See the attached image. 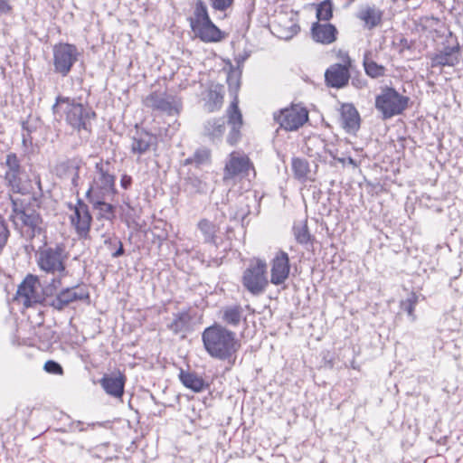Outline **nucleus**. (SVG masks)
Here are the masks:
<instances>
[{
    "label": "nucleus",
    "mask_w": 463,
    "mask_h": 463,
    "mask_svg": "<svg viewBox=\"0 0 463 463\" xmlns=\"http://www.w3.org/2000/svg\"><path fill=\"white\" fill-rule=\"evenodd\" d=\"M90 298V294L85 287H68L61 290L55 297L47 299V305L56 310H62L71 303L77 300Z\"/></svg>",
    "instance_id": "ddd939ff"
},
{
    "label": "nucleus",
    "mask_w": 463,
    "mask_h": 463,
    "mask_svg": "<svg viewBox=\"0 0 463 463\" xmlns=\"http://www.w3.org/2000/svg\"><path fill=\"white\" fill-rule=\"evenodd\" d=\"M79 169H80V165L77 163H74L72 161H67V162L61 163L57 167V171L63 170V171L69 172V174L71 175V184L74 187L79 186V180H80Z\"/></svg>",
    "instance_id": "c9c22d12"
},
{
    "label": "nucleus",
    "mask_w": 463,
    "mask_h": 463,
    "mask_svg": "<svg viewBox=\"0 0 463 463\" xmlns=\"http://www.w3.org/2000/svg\"><path fill=\"white\" fill-rule=\"evenodd\" d=\"M210 20L211 18L205 3L202 0H197L194 10V16L189 19L191 28H193L194 25H199Z\"/></svg>",
    "instance_id": "2f4dec72"
},
{
    "label": "nucleus",
    "mask_w": 463,
    "mask_h": 463,
    "mask_svg": "<svg viewBox=\"0 0 463 463\" xmlns=\"http://www.w3.org/2000/svg\"><path fill=\"white\" fill-rule=\"evenodd\" d=\"M337 160L342 164L348 163L349 165H356L354 159L350 156L347 157L346 159L345 158H338Z\"/></svg>",
    "instance_id": "864d4df0"
},
{
    "label": "nucleus",
    "mask_w": 463,
    "mask_h": 463,
    "mask_svg": "<svg viewBox=\"0 0 463 463\" xmlns=\"http://www.w3.org/2000/svg\"><path fill=\"white\" fill-rule=\"evenodd\" d=\"M325 78L329 86L342 88L347 84L350 78L348 68L345 65L334 64L326 70Z\"/></svg>",
    "instance_id": "6ab92c4d"
},
{
    "label": "nucleus",
    "mask_w": 463,
    "mask_h": 463,
    "mask_svg": "<svg viewBox=\"0 0 463 463\" xmlns=\"http://www.w3.org/2000/svg\"><path fill=\"white\" fill-rule=\"evenodd\" d=\"M251 168L252 164L246 155L232 152L225 164L223 178L226 180L238 175H248Z\"/></svg>",
    "instance_id": "dca6fc26"
},
{
    "label": "nucleus",
    "mask_w": 463,
    "mask_h": 463,
    "mask_svg": "<svg viewBox=\"0 0 463 463\" xmlns=\"http://www.w3.org/2000/svg\"><path fill=\"white\" fill-rule=\"evenodd\" d=\"M80 52L77 47L71 43H59L53 47L54 71L62 77L67 76L74 63L78 61Z\"/></svg>",
    "instance_id": "9d476101"
},
{
    "label": "nucleus",
    "mask_w": 463,
    "mask_h": 463,
    "mask_svg": "<svg viewBox=\"0 0 463 463\" xmlns=\"http://www.w3.org/2000/svg\"><path fill=\"white\" fill-rule=\"evenodd\" d=\"M23 145L24 147H27L28 146H30L32 144V141H31V137H30V134L27 133V134H23Z\"/></svg>",
    "instance_id": "603ef678"
},
{
    "label": "nucleus",
    "mask_w": 463,
    "mask_h": 463,
    "mask_svg": "<svg viewBox=\"0 0 463 463\" xmlns=\"http://www.w3.org/2000/svg\"><path fill=\"white\" fill-rule=\"evenodd\" d=\"M107 244H109V246L118 245V243H115V242H108Z\"/></svg>",
    "instance_id": "5fc2aeb1"
},
{
    "label": "nucleus",
    "mask_w": 463,
    "mask_h": 463,
    "mask_svg": "<svg viewBox=\"0 0 463 463\" xmlns=\"http://www.w3.org/2000/svg\"><path fill=\"white\" fill-rule=\"evenodd\" d=\"M71 209L72 213L70 220L72 227L80 239H87L92 222L89 206L81 200H78L76 204Z\"/></svg>",
    "instance_id": "f8f14e48"
},
{
    "label": "nucleus",
    "mask_w": 463,
    "mask_h": 463,
    "mask_svg": "<svg viewBox=\"0 0 463 463\" xmlns=\"http://www.w3.org/2000/svg\"><path fill=\"white\" fill-rule=\"evenodd\" d=\"M209 2L213 9L224 12L233 5L234 0H209Z\"/></svg>",
    "instance_id": "a19ab883"
},
{
    "label": "nucleus",
    "mask_w": 463,
    "mask_h": 463,
    "mask_svg": "<svg viewBox=\"0 0 463 463\" xmlns=\"http://www.w3.org/2000/svg\"><path fill=\"white\" fill-rule=\"evenodd\" d=\"M179 378L186 388H189L195 392H200L204 389V381L194 373H186L182 370L180 372Z\"/></svg>",
    "instance_id": "c756f323"
},
{
    "label": "nucleus",
    "mask_w": 463,
    "mask_h": 463,
    "mask_svg": "<svg viewBox=\"0 0 463 463\" xmlns=\"http://www.w3.org/2000/svg\"><path fill=\"white\" fill-rule=\"evenodd\" d=\"M132 184V177L128 175H122L120 178V185L123 189H128Z\"/></svg>",
    "instance_id": "de8ad7c7"
},
{
    "label": "nucleus",
    "mask_w": 463,
    "mask_h": 463,
    "mask_svg": "<svg viewBox=\"0 0 463 463\" xmlns=\"http://www.w3.org/2000/svg\"><path fill=\"white\" fill-rule=\"evenodd\" d=\"M460 48L457 46H445L442 50L435 52L430 58V66L435 67H454L459 63Z\"/></svg>",
    "instance_id": "f3484780"
},
{
    "label": "nucleus",
    "mask_w": 463,
    "mask_h": 463,
    "mask_svg": "<svg viewBox=\"0 0 463 463\" xmlns=\"http://www.w3.org/2000/svg\"><path fill=\"white\" fill-rule=\"evenodd\" d=\"M114 167L108 160L100 159L95 164V169L86 192V197L113 198L117 194Z\"/></svg>",
    "instance_id": "39448f33"
},
{
    "label": "nucleus",
    "mask_w": 463,
    "mask_h": 463,
    "mask_svg": "<svg viewBox=\"0 0 463 463\" xmlns=\"http://www.w3.org/2000/svg\"><path fill=\"white\" fill-rule=\"evenodd\" d=\"M248 213H249L248 209H241L240 211L236 212L234 214L231 213V219L242 221Z\"/></svg>",
    "instance_id": "09e8293b"
},
{
    "label": "nucleus",
    "mask_w": 463,
    "mask_h": 463,
    "mask_svg": "<svg viewBox=\"0 0 463 463\" xmlns=\"http://www.w3.org/2000/svg\"><path fill=\"white\" fill-rule=\"evenodd\" d=\"M223 100V95L220 88L211 89L206 96L205 107L208 111H214L221 108Z\"/></svg>",
    "instance_id": "f704fd0d"
},
{
    "label": "nucleus",
    "mask_w": 463,
    "mask_h": 463,
    "mask_svg": "<svg viewBox=\"0 0 463 463\" xmlns=\"http://www.w3.org/2000/svg\"><path fill=\"white\" fill-rule=\"evenodd\" d=\"M12 203V211L9 220L12 222L14 229L26 241H32L33 238L45 232V224L39 213L28 207H24L22 200L10 198Z\"/></svg>",
    "instance_id": "20e7f679"
},
{
    "label": "nucleus",
    "mask_w": 463,
    "mask_h": 463,
    "mask_svg": "<svg viewBox=\"0 0 463 463\" xmlns=\"http://www.w3.org/2000/svg\"><path fill=\"white\" fill-rule=\"evenodd\" d=\"M43 300V290L38 277L31 274L27 275L18 286L14 301L22 304L24 307H30L40 304Z\"/></svg>",
    "instance_id": "1a4fd4ad"
},
{
    "label": "nucleus",
    "mask_w": 463,
    "mask_h": 463,
    "mask_svg": "<svg viewBox=\"0 0 463 463\" xmlns=\"http://www.w3.org/2000/svg\"><path fill=\"white\" fill-rule=\"evenodd\" d=\"M312 38L323 44H330L336 39V28L331 24L315 23L311 28Z\"/></svg>",
    "instance_id": "a878e982"
},
{
    "label": "nucleus",
    "mask_w": 463,
    "mask_h": 463,
    "mask_svg": "<svg viewBox=\"0 0 463 463\" xmlns=\"http://www.w3.org/2000/svg\"><path fill=\"white\" fill-rule=\"evenodd\" d=\"M274 119L281 128L293 131L299 128L308 119L306 109L299 106H292L281 109L279 114H274Z\"/></svg>",
    "instance_id": "9b49d317"
},
{
    "label": "nucleus",
    "mask_w": 463,
    "mask_h": 463,
    "mask_svg": "<svg viewBox=\"0 0 463 463\" xmlns=\"http://www.w3.org/2000/svg\"><path fill=\"white\" fill-rule=\"evenodd\" d=\"M69 259V252L62 243H56L52 246H45L40 249L36 253V262L38 268L46 274L52 275L54 278L49 285L45 287L43 292L46 295H52L62 284L61 280L68 275L66 262Z\"/></svg>",
    "instance_id": "f257e3e1"
},
{
    "label": "nucleus",
    "mask_w": 463,
    "mask_h": 463,
    "mask_svg": "<svg viewBox=\"0 0 463 463\" xmlns=\"http://www.w3.org/2000/svg\"><path fill=\"white\" fill-rule=\"evenodd\" d=\"M108 242H115L118 244V250L111 254L113 258H118L124 254L123 245L120 240H118V238H117L116 236L108 237L105 239L104 243L107 244Z\"/></svg>",
    "instance_id": "c03bdc74"
},
{
    "label": "nucleus",
    "mask_w": 463,
    "mask_h": 463,
    "mask_svg": "<svg viewBox=\"0 0 463 463\" xmlns=\"http://www.w3.org/2000/svg\"><path fill=\"white\" fill-rule=\"evenodd\" d=\"M96 425H101L100 423L97 422V423H88L87 424V427H84V423L81 422V421H76V422H73L71 424V428L74 430H79V431H84L86 430L88 428H94Z\"/></svg>",
    "instance_id": "49530a36"
},
{
    "label": "nucleus",
    "mask_w": 463,
    "mask_h": 463,
    "mask_svg": "<svg viewBox=\"0 0 463 463\" xmlns=\"http://www.w3.org/2000/svg\"><path fill=\"white\" fill-rule=\"evenodd\" d=\"M299 29V26L296 23L291 22L289 27L286 29L285 32L281 33L279 37L286 40L291 39L294 35H296L298 33Z\"/></svg>",
    "instance_id": "37998d69"
},
{
    "label": "nucleus",
    "mask_w": 463,
    "mask_h": 463,
    "mask_svg": "<svg viewBox=\"0 0 463 463\" xmlns=\"http://www.w3.org/2000/svg\"><path fill=\"white\" fill-rule=\"evenodd\" d=\"M245 10L250 15L255 11V0H245Z\"/></svg>",
    "instance_id": "3c124183"
},
{
    "label": "nucleus",
    "mask_w": 463,
    "mask_h": 463,
    "mask_svg": "<svg viewBox=\"0 0 463 463\" xmlns=\"http://www.w3.org/2000/svg\"><path fill=\"white\" fill-rule=\"evenodd\" d=\"M189 322L190 315L187 312H180L174 315V318L172 322L167 325V327L174 334H178L186 330Z\"/></svg>",
    "instance_id": "72a5a7b5"
},
{
    "label": "nucleus",
    "mask_w": 463,
    "mask_h": 463,
    "mask_svg": "<svg viewBox=\"0 0 463 463\" xmlns=\"http://www.w3.org/2000/svg\"><path fill=\"white\" fill-rule=\"evenodd\" d=\"M99 383L107 394L115 398L122 397L125 387L124 375L105 374Z\"/></svg>",
    "instance_id": "b1692460"
},
{
    "label": "nucleus",
    "mask_w": 463,
    "mask_h": 463,
    "mask_svg": "<svg viewBox=\"0 0 463 463\" xmlns=\"http://www.w3.org/2000/svg\"><path fill=\"white\" fill-rule=\"evenodd\" d=\"M294 234L298 242L301 244L307 243L310 239L308 230L306 225L294 227Z\"/></svg>",
    "instance_id": "58836bf2"
},
{
    "label": "nucleus",
    "mask_w": 463,
    "mask_h": 463,
    "mask_svg": "<svg viewBox=\"0 0 463 463\" xmlns=\"http://www.w3.org/2000/svg\"><path fill=\"white\" fill-rule=\"evenodd\" d=\"M268 284L266 261L260 259L251 260L243 272L244 288L252 295L258 296L265 291Z\"/></svg>",
    "instance_id": "6e6552de"
},
{
    "label": "nucleus",
    "mask_w": 463,
    "mask_h": 463,
    "mask_svg": "<svg viewBox=\"0 0 463 463\" xmlns=\"http://www.w3.org/2000/svg\"><path fill=\"white\" fill-rule=\"evenodd\" d=\"M226 130L224 118H211L204 122L203 135L213 143L220 142Z\"/></svg>",
    "instance_id": "5701e85b"
},
{
    "label": "nucleus",
    "mask_w": 463,
    "mask_h": 463,
    "mask_svg": "<svg viewBox=\"0 0 463 463\" xmlns=\"http://www.w3.org/2000/svg\"><path fill=\"white\" fill-rule=\"evenodd\" d=\"M228 123L231 127V130L227 136V142L233 146L241 137V128L242 126V116L238 108L237 100H233L229 109V120Z\"/></svg>",
    "instance_id": "a211bd4d"
},
{
    "label": "nucleus",
    "mask_w": 463,
    "mask_h": 463,
    "mask_svg": "<svg viewBox=\"0 0 463 463\" xmlns=\"http://www.w3.org/2000/svg\"><path fill=\"white\" fill-rule=\"evenodd\" d=\"M383 12L375 5H365L360 8L356 17L364 23V26L371 30L382 23Z\"/></svg>",
    "instance_id": "393cba45"
},
{
    "label": "nucleus",
    "mask_w": 463,
    "mask_h": 463,
    "mask_svg": "<svg viewBox=\"0 0 463 463\" xmlns=\"http://www.w3.org/2000/svg\"><path fill=\"white\" fill-rule=\"evenodd\" d=\"M52 109L54 115L64 117L66 123L78 132L81 130L90 132L91 120L96 116L88 105L61 95L57 96Z\"/></svg>",
    "instance_id": "7ed1b4c3"
},
{
    "label": "nucleus",
    "mask_w": 463,
    "mask_h": 463,
    "mask_svg": "<svg viewBox=\"0 0 463 463\" xmlns=\"http://www.w3.org/2000/svg\"><path fill=\"white\" fill-rule=\"evenodd\" d=\"M409 98L401 95L393 88L383 89L375 99V108L383 114V118H390L402 114L407 108Z\"/></svg>",
    "instance_id": "0eeeda50"
},
{
    "label": "nucleus",
    "mask_w": 463,
    "mask_h": 463,
    "mask_svg": "<svg viewBox=\"0 0 463 463\" xmlns=\"http://www.w3.org/2000/svg\"><path fill=\"white\" fill-rule=\"evenodd\" d=\"M341 126L350 134H354L360 128V116L351 104H344L341 109Z\"/></svg>",
    "instance_id": "4be33fe9"
},
{
    "label": "nucleus",
    "mask_w": 463,
    "mask_h": 463,
    "mask_svg": "<svg viewBox=\"0 0 463 463\" xmlns=\"http://www.w3.org/2000/svg\"><path fill=\"white\" fill-rule=\"evenodd\" d=\"M197 229L202 234L204 243L217 246L218 225L203 218L197 222Z\"/></svg>",
    "instance_id": "bb28decb"
},
{
    "label": "nucleus",
    "mask_w": 463,
    "mask_h": 463,
    "mask_svg": "<svg viewBox=\"0 0 463 463\" xmlns=\"http://www.w3.org/2000/svg\"><path fill=\"white\" fill-rule=\"evenodd\" d=\"M270 265V283L275 286L283 284L288 279L290 272L288 253L283 250L278 251L272 259Z\"/></svg>",
    "instance_id": "2eb2a0df"
},
{
    "label": "nucleus",
    "mask_w": 463,
    "mask_h": 463,
    "mask_svg": "<svg viewBox=\"0 0 463 463\" xmlns=\"http://www.w3.org/2000/svg\"><path fill=\"white\" fill-rule=\"evenodd\" d=\"M202 339L206 352L219 360L231 359L241 346L235 333L219 325L204 329Z\"/></svg>",
    "instance_id": "f03ea898"
},
{
    "label": "nucleus",
    "mask_w": 463,
    "mask_h": 463,
    "mask_svg": "<svg viewBox=\"0 0 463 463\" xmlns=\"http://www.w3.org/2000/svg\"><path fill=\"white\" fill-rule=\"evenodd\" d=\"M112 198H88L93 208L98 211L99 218L111 221L115 218V206L108 203Z\"/></svg>",
    "instance_id": "cd10ccee"
},
{
    "label": "nucleus",
    "mask_w": 463,
    "mask_h": 463,
    "mask_svg": "<svg viewBox=\"0 0 463 463\" xmlns=\"http://www.w3.org/2000/svg\"><path fill=\"white\" fill-rule=\"evenodd\" d=\"M210 154L207 150H198L194 153V161L198 164H203L209 159Z\"/></svg>",
    "instance_id": "a18cd8bd"
},
{
    "label": "nucleus",
    "mask_w": 463,
    "mask_h": 463,
    "mask_svg": "<svg viewBox=\"0 0 463 463\" xmlns=\"http://www.w3.org/2000/svg\"><path fill=\"white\" fill-rule=\"evenodd\" d=\"M43 368L49 373L58 374V375H61L63 373L61 365L59 363L52 361V360L47 361L44 364Z\"/></svg>",
    "instance_id": "79ce46f5"
},
{
    "label": "nucleus",
    "mask_w": 463,
    "mask_h": 463,
    "mask_svg": "<svg viewBox=\"0 0 463 463\" xmlns=\"http://www.w3.org/2000/svg\"><path fill=\"white\" fill-rule=\"evenodd\" d=\"M291 166L295 178L301 182L310 179L309 164L306 159L295 157L292 159Z\"/></svg>",
    "instance_id": "7c9ffc66"
},
{
    "label": "nucleus",
    "mask_w": 463,
    "mask_h": 463,
    "mask_svg": "<svg viewBox=\"0 0 463 463\" xmlns=\"http://www.w3.org/2000/svg\"><path fill=\"white\" fill-rule=\"evenodd\" d=\"M363 65L365 71V73L373 78L377 79L384 76L386 69L384 66L376 63L373 59V53L370 51H367L364 54L363 58Z\"/></svg>",
    "instance_id": "c85d7f7f"
},
{
    "label": "nucleus",
    "mask_w": 463,
    "mask_h": 463,
    "mask_svg": "<svg viewBox=\"0 0 463 463\" xmlns=\"http://www.w3.org/2000/svg\"><path fill=\"white\" fill-rule=\"evenodd\" d=\"M2 167L5 169V185L10 192L20 194H26L30 192L28 175L16 154H7L2 163Z\"/></svg>",
    "instance_id": "423d86ee"
},
{
    "label": "nucleus",
    "mask_w": 463,
    "mask_h": 463,
    "mask_svg": "<svg viewBox=\"0 0 463 463\" xmlns=\"http://www.w3.org/2000/svg\"><path fill=\"white\" fill-rule=\"evenodd\" d=\"M192 30L204 43H215L223 38L222 31L212 20L199 25H194Z\"/></svg>",
    "instance_id": "412c9836"
},
{
    "label": "nucleus",
    "mask_w": 463,
    "mask_h": 463,
    "mask_svg": "<svg viewBox=\"0 0 463 463\" xmlns=\"http://www.w3.org/2000/svg\"><path fill=\"white\" fill-rule=\"evenodd\" d=\"M156 137L145 130H137L132 137L131 152L138 156L144 155L156 144Z\"/></svg>",
    "instance_id": "aec40b11"
},
{
    "label": "nucleus",
    "mask_w": 463,
    "mask_h": 463,
    "mask_svg": "<svg viewBox=\"0 0 463 463\" xmlns=\"http://www.w3.org/2000/svg\"><path fill=\"white\" fill-rule=\"evenodd\" d=\"M242 317V307L239 305L225 307L222 309V320L232 326H237Z\"/></svg>",
    "instance_id": "473e14b6"
},
{
    "label": "nucleus",
    "mask_w": 463,
    "mask_h": 463,
    "mask_svg": "<svg viewBox=\"0 0 463 463\" xmlns=\"http://www.w3.org/2000/svg\"><path fill=\"white\" fill-rule=\"evenodd\" d=\"M417 300H418L417 296L414 293H412V294H411V296L408 298H406L405 300H402L401 302L402 309H403L404 311L407 312V314L411 317V321H414L416 319V317L414 315V309H415V305L417 303Z\"/></svg>",
    "instance_id": "4c0bfd02"
},
{
    "label": "nucleus",
    "mask_w": 463,
    "mask_h": 463,
    "mask_svg": "<svg viewBox=\"0 0 463 463\" xmlns=\"http://www.w3.org/2000/svg\"><path fill=\"white\" fill-rule=\"evenodd\" d=\"M10 232L5 220L0 215V250L5 247L9 238Z\"/></svg>",
    "instance_id": "ea45409f"
},
{
    "label": "nucleus",
    "mask_w": 463,
    "mask_h": 463,
    "mask_svg": "<svg viewBox=\"0 0 463 463\" xmlns=\"http://www.w3.org/2000/svg\"><path fill=\"white\" fill-rule=\"evenodd\" d=\"M333 15V6L330 0H325L317 5V17L318 20L328 21Z\"/></svg>",
    "instance_id": "e433bc0d"
},
{
    "label": "nucleus",
    "mask_w": 463,
    "mask_h": 463,
    "mask_svg": "<svg viewBox=\"0 0 463 463\" xmlns=\"http://www.w3.org/2000/svg\"><path fill=\"white\" fill-rule=\"evenodd\" d=\"M11 10L8 0H0V15L5 14Z\"/></svg>",
    "instance_id": "8fccbe9b"
},
{
    "label": "nucleus",
    "mask_w": 463,
    "mask_h": 463,
    "mask_svg": "<svg viewBox=\"0 0 463 463\" xmlns=\"http://www.w3.org/2000/svg\"><path fill=\"white\" fill-rule=\"evenodd\" d=\"M144 105L154 110H159L167 115H174L179 112L180 100L172 95L166 93L153 92L146 97Z\"/></svg>",
    "instance_id": "4468645a"
}]
</instances>
